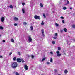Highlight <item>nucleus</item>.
I'll return each instance as SVG.
<instances>
[{
	"mask_svg": "<svg viewBox=\"0 0 75 75\" xmlns=\"http://www.w3.org/2000/svg\"><path fill=\"white\" fill-rule=\"evenodd\" d=\"M23 24L24 25H27V23H26V22H23Z\"/></svg>",
	"mask_w": 75,
	"mask_h": 75,
	"instance_id": "nucleus-18",
	"label": "nucleus"
},
{
	"mask_svg": "<svg viewBox=\"0 0 75 75\" xmlns=\"http://www.w3.org/2000/svg\"><path fill=\"white\" fill-rule=\"evenodd\" d=\"M9 7L11 8H13V6L12 5H10Z\"/></svg>",
	"mask_w": 75,
	"mask_h": 75,
	"instance_id": "nucleus-13",
	"label": "nucleus"
},
{
	"mask_svg": "<svg viewBox=\"0 0 75 75\" xmlns=\"http://www.w3.org/2000/svg\"><path fill=\"white\" fill-rule=\"evenodd\" d=\"M63 10H67V7H64L63 8Z\"/></svg>",
	"mask_w": 75,
	"mask_h": 75,
	"instance_id": "nucleus-26",
	"label": "nucleus"
},
{
	"mask_svg": "<svg viewBox=\"0 0 75 75\" xmlns=\"http://www.w3.org/2000/svg\"><path fill=\"white\" fill-rule=\"evenodd\" d=\"M50 53L51 55H53V53H52V52H50Z\"/></svg>",
	"mask_w": 75,
	"mask_h": 75,
	"instance_id": "nucleus-38",
	"label": "nucleus"
},
{
	"mask_svg": "<svg viewBox=\"0 0 75 75\" xmlns=\"http://www.w3.org/2000/svg\"><path fill=\"white\" fill-rule=\"evenodd\" d=\"M54 35L55 36H56V37H57V36H58V34L57 33H56Z\"/></svg>",
	"mask_w": 75,
	"mask_h": 75,
	"instance_id": "nucleus-22",
	"label": "nucleus"
},
{
	"mask_svg": "<svg viewBox=\"0 0 75 75\" xmlns=\"http://www.w3.org/2000/svg\"><path fill=\"white\" fill-rule=\"evenodd\" d=\"M54 39H57V37H53Z\"/></svg>",
	"mask_w": 75,
	"mask_h": 75,
	"instance_id": "nucleus-37",
	"label": "nucleus"
},
{
	"mask_svg": "<svg viewBox=\"0 0 75 75\" xmlns=\"http://www.w3.org/2000/svg\"><path fill=\"white\" fill-rule=\"evenodd\" d=\"M3 42H5V40H3Z\"/></svg>",
	"mask_w": 75,
	"mask_h": 75,
	"instance_id": "nucleus-43",
	"label": "nucleus"
},
{
	"mask_svg": "<svg viewBox=\"0 0 75 75\" xmlns=\"http://www.w3.org/2000/svg\"><path fill=\"white\" fill-rule=\"evenodd\" d=\"M72 27L73 28H75V25H72Z\"/></svg>",
	"mask_w": 75,
	"mask_h": 75,
	"instance_id": "nucleus-19",
	"label": "nucleus"
},
{
	"mask_svg": "<svg viewBox=\"0 0 75 75\" xmlns=\"http://www.w3.org/2000/svg\"><path fill=\"white\" fill-rule=\"evenodd\" d=\"M17 62H21V59H20V58H18L17 59Z\"/></svg>",
	"mask_w": 75,
	"mask_h": 75,
	"instance_id": "nucleus-7",
	"label": "nucleus"
},
{
	"mask_svg": "<svg viewBox=\"0 0 75 75\" xmlns=\"http://www.w3.org/2000/svg\"><path fill=\"white\" fill-rule=\"evenodd\" d=\"M34 17L35 19H36V20H37L38 19L39 20H40V16L35 15V16Z\"/></svg>",
	"mask_w": 75,
	"mask_h": 75,
	"instance_id": "nucleus-3",
	"label": "nucleus"
},
{
	"mask_svg": "<svg viewBox=\"0 0 75 75\" xmlns=\"http://www.w3.org/2000/svg\"><path fill=\"white\" fill-rule=\"evenodd\" d=\"M70 10H72V7H70Z\"/></svg>",
	"mask_w": 75,
	"mask_h": 75,
	"instance_id": "nucleus-44",
	"label": "nucleus"
},
{
	"mask_svg": "<svg viewBox=\"0 0 75 75\" xmlns=\"http://www.w3.org/2000/svg\"><path fill=\"white\" fill-rule=\"evenodd\" d=\"M60 32H61V33H62V32H63V30H60Z\"/></svg>",
	"mask_w": 75,
	"mask_h": 75,
	"instance_id": "nucleus-41",
	"label": "nucleus"
},
{
	"mask_svg": "<svg viewBox=\"0 0 75 75\" xmlns=\"http://www.w3.org/2000/svg\"><path fill=\"white\" fill-rule=\"evenodd\" d=\"M53 60H52V58H51L50 59V62H52Z\"/></svg>",
	"mask_w": 75,
	"mask_h": 75,
	"instance_id": "nucleus-12",
	"label": "nucleus"
},
{
	"mask_svg": "<svg viewBox=\"0 0 75 75\" xmlns=\"http://www.w3.org/2000/svg\"><path fill=\"white\" fill-rule=\"evenodd\" d=\"M55 72H57V70H54Z\"/></svg>",
	"mask_w": 75,
	"mask_h": 75,
	"instance_id": "nucleus-47",
	"label": "nucleus"
},
{
	"mask_svg": "<svg viewBox=\"0 0 75 75\" xmlns=\"http://www.w3.org/2000/svg\"><path fill=\"white\" fill-rule=\"evenodd\" d=\"M14 20L15 21H17L18 20V18L16 17H15L14 18Z\"/></svg>",
	"mask_w": 75,
	"mask_h": 75,
	"instance_id": "nucleus-9",
	"label": "nucleus"
},
{
	"mask_svg": "<svg viewBox=\"0 0 75 75\" xmlns=\"http://www.w3.org/2000/svg\"><path fill=\"white\" fill-rule=\"evenodd\" d=\"M62 22H63V23H65V21H64V20H63L62 21Z\"/></svg>",
	"mask_w": 75,
	"mask_h": 75,
	"instance_id": "nucleus-40",
	"label": "nucleus"
},
{
	"mask_svg": "<svg viewBox=\"0 0 75 75\" xmlns=\"http://www.w3.org/2000/svg\"><path fill=\"white\" fill-rule=\"evenodd\" d=\"M12 54V53L11 52L9 54L10 55H11Z\"/></svg>",
	"mask_w": 75,
	"mask_h": 75,
	"instance_id": "nucleus-42",
	"label": "nucleus"
},
{
	"mask_svg": "<svg viewBox=\"0 0 75 75\" xmlns=\"http://www.w3.org/2000/svg\"><path fill=\"white\" fill-rule=\"evenodd\" d=\"M4 21V17H2L1 18V21L2 22H3Z\"/></svg>",
	"mask_w": 75,
	"mask_h": 75,
	"instance_id": "nucleus-8",
	"label": "nucleus"
},
{
	"mask_svg": "<svg viewBox=\"0 0 75 75\" xmlns=\"http://www.w3.org/2000/svg\"><path fill=\"white\" fill-rule=\"evenodd\" d=\"M13 61H15V60H16V57L13 58Z\"/></svg>",
	"mask_w": 75,
	"mask_h": 75,
	"instance_id": "nucleus-32",
	"label": "nucleus"
},
{
	"mask_svg": "<svg viewBox=\"0 0 75 75\" xmlns=\"http://www.w3.org/2000/svg\"><path fill=\"white\" fill-rule=\"evenodd\" d=\"M25 3H23L22 4V5L23 6H24V5H25Z\"/></svg>",
	"mask_w": 75,
	"mask_h": 75,
	"instance_id": "nucleus-33",
	"label": "nucleus"
},
{
	"mask_svg": "<svg viewBox=\"0 0 75 75\" xmlns=\"http://www.w3.org/2000/svg\"><path fill=\"white\" fill-rule=\"evenodd\" d=\"M30 28L31 30H33V26H31Z\"/></svg>",
	"mask_w": 75,
	"mask_h": 75,
	"instance_id": "nucleus-21",
	"label": "nucleus"
},
{
	"mask_svg": "<svg viewBox=\"0 0 75 75\" xmlns=\"http://www.w3.org/2000/svg\"><path fill=\"white\" fill-rule=\"evenodd\" d=\"M14 26H17V24L16 23H15L14 24Z\"/></svg>",
	"mask_w": 75,
	"mask_h": 75,
	"instance_id": "nucleus-35",
	"label": "nucleus"
},
{
	"mask_svg": "<svg viewBox=\"0 0 75 75\" xmlns=\"http://www.w3.org/2000/svg\"><path fill=\"white\" fill-rule=\"evenodd\" d=\"M11 41L12 42H14V39L13 38L11 39Z\"/></svg>",
	"mask_w": 75,
	"mask_h": 75,
	"instance_id": "nucleus-20",
	"label": "nucleus"
},
{
	"mask_svg": "<svg viewBox=\"0 0 75 75\" xmlns=\"http://www.w3.org/2000/svg\"><path fill=\"white\" fill-rule=\"evenodd\" d=\"M12 67L13 68H16L17 67V62H14L12 64Z\"/></svg>",
	"mask_w": 75,
	"mask_h": 75,
	"instance_id": "nucleus-1",
	"label": "nucleus"
},
{
	"mask_svg": "<svg viewBox=\"0 0 75 75\" xmlns=\"http://www.w3.org/2000/svg\"><path fill=\"white\" fill-rule=\"evenodd\" d=\"M24 68L25 70H28V66L27 65H24Z\"/></svg>",
	"mask_w": 75,
	"mask_h": 75,
	"instance_id": "nucleus-5",
	"label": "nucleus"
},
{
	"mask_svg": "<svg viewBox=\"0 0 75 75\" xmlns=\"http://www.w3.org/2000/svg\"><path fill=\"white\" fill-rule=\"evenodd\" d=\"M18 55H20V53L18 52Z\"/></svg>",
	"mask_w": 75,
	"mask_h": 75,
	"instance_id": "nucleus-45",
	"label": "nucleus"
},
{
	"mask_svg": "<svg viewBox=\"0 0 75 75\" xmlns=\"http://www.w3.org/2000/svg\"><path fill=\"white\" fill-rule=\"evenodd\" d=\"M1 35H0V37H1Z\"/></svg>",
	"mask_w": 75,
	"mask_h": 75,
	"instance_id": "nucleus-48",
	"label": "nucleus"
},
{
	"mask_svg": "<svg viewBox=\"0 0 75 75\" xmlns=\"http://www.w3.org/2000/svg\"><path fill=\"white\" fill-rule=\"evenodd\" d=\"M58 50H61V48L58 47Z\"/></svg>",
	"mask_w": 75,
	"mask_h": 75,
	"instance_id": "nucleus-25",
	"label": "nucleus"
},
{
	"mask_svg": "<svg viewBox=\"0 0 75 75\" xmlns=\"http://www.w3.org/2000/svg\"><path fill=\"white\" fill-rule=\"evenodd\" d=\"M41 24L42 25H44V21H42V23H41Z\"/></svg>",
	"mask_w": 75,
	"mask_h": 75,
	"instance_id": "nucleus-29",
	"label": "nucleus"
},
{
	"mask_svg": "<svg viewBox=\"0 0 75 75\" xmlns=\"http://www.w3.org/2000/svg\"><path fill=\"white\" fill-rule=\"evenodd\" d=\"M55 25H56V26H57V27H58V26L59 25L58 24H57V23H56L55 24Z\"/></svg>",
	"mask_w": 75,
	"mask_h": 75,
	"instance_id": "nucleus-27",
	"label": "nucleus"
},
{
	"mask_svg": "<svg viewBox=\"0 0 75 75\" xmlns=\"http://www.w3.org/2000/svg\"><path fill=\"white\" fill-rule=\"evenodd\" d=\"M64 32H67L68 30L66 28H64Z\"/></svg>",
	"mask_w": 75,
	"mask_h": 75,
	"instance_id": "nucleus-10",
	"label": "nucleus"
},
{
	"mask_svg": "<svg viewBox=\"0 0 75 75\" xmlns=\"http://www.w3.org/2000/svg\"><path fill=\"white\" fill-rule=\"evenodd\" d=\"M22 61L23 63H24V62H25V61H24V60H23V59H22Z\"/></svg>",
	"mask_w": 75,
	"mask_h": 75,
	"instance_id": "nucleus-36",
	"label": "nucleus"
},
{
	"mask_svg": "<svg viewBox=\"0 0 75 75\" xmlns=\"http://www.w3.org/2000/svg\"><path fill=\"white\" fill-rule=\"evenodd\" d=\"M45 58H44L42 59V61H45Z\"/></svg>",
	"mask_w": 75,
	"mask_h": 75,
	"instance_id": "nucleus-24",
	"label": "nucleus"
},
{
	"mask_svg": "<svg viewBox=\"0 0 75 75\" xmlns=\"http://www.w3.org/2000/svg\"><path fill=\"white\" fill-rule=\"evenodd\" d=\"M31 57H32V58H34V56L33 55H32Z\"/></svg>",
	"mask_w": 75,
	"mask_h": 75,
	"instance_id": "nucleus-39",
	"label": "nucleus"
},
{
	"mask_svg": "<svg viewBox=\"0 0 75 75\" xmlns=\"http://www.w3.org/2000/svg\"><path fill=\"white\" fill-rule=\"evenodd\" d=\"M22 11L23 12V13H25L24 9H22Z\"/></svg>",
	"mask_w": 75,
	"mask_h": 75,
	"instance_id": "nucleus-23",
	"label": "nucleus"
},
{
	"mask_svg": "<svg viewBox=\"0 0 75 75\" xmlns=\"http://www.w3.org/2000/svg\"><path fill=\"white\" fill-rule=\"evenodd\" d=\"M0 29L1 30H3V28L2 26H0Z\"/></svg>",
	"mask_w": 75,
	"mask_h": 75,
	"instance_id": "nucleus-30",
	"label": "nucleus"
},
{
	"mask_svg": "<svg viewBox=\"0 0 75 75\" xmlns=\"http://www.w3.org/2000/svg\"><path fill=\"white\" fill-rule=\"evenodd\" d=\"M69 4V1H67V3L66 4H65V5H67V4Z\"/></svg>",
	"mask_w": 75,
	"mask_h": 75,
	"instance_id": "nucleus-14",
	"label": "nucleus"
},
{
	"mask_svg": "<svg viewBox=\"0 0 75 75\" xmlns=\"http://www.w3.org/2000/svg\"><path fill=\"white\" fill-rule=\"evenodd\" d=\"M40 7H43V5L41 3H40Z\"/></svg>",
	"mask_w": 75,
	"mask_h": 75,
	"instance_id": "nucleus-15",
	"label": "nucleus"
},
{
	"mask_svg": "<svg viewBox=\"0 0 75 75\" xmlns=\"http://www.w3.org/2000/svg\"><path fill=\"white\" fill-rule=\"evenodd\" d=\"M46 64H47V65H50V63L49 62H46Z\"/></svg>",
	"mask_w": 75,
	"mask_h": 75,
	"instance_id": "nucleus-17",
	"label": "nucleus"
},
{
	"mask_svg": "<svg viewBox=\"0 0 75 75\" xmlns=\"http://www.w3.org/2000/svg\"><path fill=\"white\" fill-rule=\"evenodd\" d=\"M16 75H20L17 72L16 73Z\"/></svg>",
	"mask_w": 75,
	"mask_h": 75,
	"instance_id": "nucleus-31",
	"label": "nucleus"
},
{
	"mask_svg": "<svg viewBox=\"0 0 75 75\" xmlns=\"http://www.w3.org/2000/svg\"><path fill=\"white\" fill-rule=\"evenodd\" d=\"M28 41L29 42H31L32 41V39H31V36H28Z\"/></svg>",
	"mask_w": 75,
	"mask_h": 75,
	"instance_id": "nucleus-4",
	"label": "nucleus"
},
{
	"mask_svg": "<svg viewBox=\"0 0 75 75\" xmlns=\"http://www.w3.org/2000/svg\"><path fill=\"white\" fill-rule=\"evenodd\" d=\"M64 73L65 74H67L68 73V71L66 69L64 71Z\"/></svg>",
	"mask_w": 75,
	"mask_h": 75,
	"instance_id": "nucleus-11",
	"label": "nucleus"
},
{
	"mask_svg": "<svg viewBox=\"0 0 75 75\" xmlns=\"http://www.w3.org/2000/svg\"><path fill=\"white\" fill-rule=\"evenodd\" d=\"M41 32L42 33V35L43 37H44V30L42 29L41 30Z\"/></svg>",
	"mask_w": 75,
	"mask_h": 75,
	"instance_id": "nucleus-6",
	"label": "nucleus"
},
{
	"mask_svg": "<svg viewBox=\"0 0 75 75\" xmlns=\"http://www.w3.org/2000/svg\"><path fill=\"white\" fill-rule=\"evenodd\" d=\"M43 17H44L45 18L46 17V16H45V14L44 13H43Z\"/></svg>",
	"mask_w": 75,
	"mask_h": 75,
	"instance_id": "nucleus-28",
	"label": "nucleus"
},
{
	"mask_svg": "<svg viewBox=\"0 0 75 75\" xmlns=\"http://www.w3.org/2000/svg\"><path fill=\"white\" fill-rule=\"evenodd\" d=\"M60 18H61V19H64V17H62V16L61 17H60Z\"/></svg>",
	"mask_w": 75,
	"mask_h": 75,
	"instance_id": "nucleus-34",
	"label": "nucleus"
},
{
	"mask_svg": "<svg viewBox=\"0 0 75 75\" xmlns=\"http://www.w3.org/2000/svg\"><path fill=\"white\" fill-rule=\"evenodd\" d=\"M2 57H3V56H0V58H2Z\"/></svg>",
	"mask_w": 75,
	"mask_h": 75,
	"instance_id": "nucleus-46",
	"label": "nucleus"
},
{
	"mask_svg": "<svg viewBox=\"0 0 75 75\" xmlns=\"http://www.w3.org/2000/svg\"><path fill=\"white\" fill-rule=\"evenodd\" d=\"M52 42V44H55V42L54 41H53Z\"/></svg>",
	"mask_w": 75,
	"mask_h": 75,
	"instance_id": "nucleus-16",
	"label": "nucleus"
},
{
	"mask_svg": "<svg viewBox=\"0 0 75 75\" xmlns=\"http://www.w3.org/2000/svg\"><path fill=\"white\" fill-rule=\"evenodd\" d=\"M56 53L57 57H59L61 56V54L59 53V51H56Z\"/></svg>",
	"mask_w": 75,
	"mask_h": 75,
	"instance_id": "nucleus-2",
	"label": "nucleus"
}]
</instances>
